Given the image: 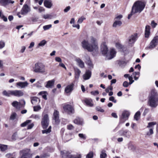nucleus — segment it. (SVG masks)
<instances>
[{"mask_svg": "<svg viewBox=\"0 0 158 158\" xmlns=\"http://www.w3.org/2000/svg\"><path fill=\"white\" fill-rule=\"evenodd\" d=\"M82 48L89 52L96 51L98 49V47L96 38L93 36H90L84 40L81 43Z\"/></svg>", "mask_w": 158, "mask_h": 158, "instance_id": "f257e3e1", "label": "nucleus"}, {"mask_svg": "<svg viewBox=\"0 0 158 158\" xmlns=\"http://www.w3.org/2000/svg\"><path fill=\"white\" fill-rule=\"evenodd\" d=\"M157 93L155 91H152L148 97V105L152 108H156L158 104L157 101Z\"/></svg>", "mask_w": 158, "mask_h": 158, "instance_id": "f03ea898", "label": "nucleus"}, {"mask_svg": "<svg viewBox=\"0 0 158 158\" xmlns=\"http://www.w3.org/2000/svg\"><path fill=\"white\" fill-rule=\"evenodd\" d=\"M145 4V2L143 0H138L135 2L132 8V13H140L144 8Z\"/></svg>", "mask_w": 158, "mask_h": 158, "instance_id": "7ed1b4c3", "label": "nucleus"}, {"mask_svg": "<svg viewBox=\"0 0 158 158\" xmlns=\"http://www.w3.org/2000/svg\"><path fill=\"white\" fill-rule=\"evenodd\" d=\"M31 70L35 73H44L46 72L45 65L42 62H37L31 66Z\"/></svg>", "mask_w": 158, "mask_h": 158, "instance_id": "20e7f679", "label": "nucleus"}, {"mask_svg": "<svg viewBox=\"0 0 158 158\" xmlns=\"http://www.w3.org/2000/svg\"><path fill=\"white\" fill-rule=\"evenodd\" d=\"M20 158H32V154L29 149H24L19 152Z\"/></svg>", "mask_w": 158, "mask_h": 158, "instance_id": "39448f33", "label": "nucleus"}, {"mask_svg": "<svg viewBox=\"0 0 158 158\" xmlns=\"http://www.w3.org/2000/svg\"><path fill=\"white\" fill-rule=\"evenodd\" d=\"M25 104V102L23 100H21L19 102L14 101L12 102L11 105L17 109H20L24 107Z\"/></svg>", "mask_w": 158, "mask_h": 158, "instance_id": "423d86ee", "label": "nucleus"}, {"mask_svg": "<svg viewBox=\"0 0 158 158\" xmlns=\"http://www.w3.org/2000/svg\"><path fill=\"white\" fill-rule=\"evenodd\" d=\"M30 10V8L27 4H25L23 5L21 10V12H19L17 14V15L19 18L22 17L20 14L24 15L27 14Z\"/></svg>", "mask_w": 158, "mask_h": 158, "instance_id": "0eeeda50", "label": "nucleus"}, {"mask_svg": "<svg viewBox=\"0 0 158 158\" xmlns=\"http://www.w3.org/2000/svg\"><path fill=\"white\" fill-rule=\"evenodd\" d=\"M117 52L115 49L111 48H110L108 54L106 55V58L107 60H110L114 58L116 56Z\"/></svg>", "mask_w": 158, "mask_h": 158, "instance_id": "6e6552de", "label": "nucleus"}, {"mask_svg": "<svg viewBox=\"0 0 158 158\" xmlns=\"http://www.w3.org/2000/svg\"><path fill=\"white\" fill-rule=\"evenodd\" d=\"M49 118L47 114H45L43 116L41 122V125L44 129L46 128L49 125Z\"/></svg>", "mask_w": 158, "mask_h": 158, "instance_id": "1a4fd4ad", "label": "nucleus"}, {"mask_svg": "<svg viewBox=\"0 0 158 158\" xmlns=\"http://www.w3.org/2000/svg\"><path fill=\"white\" fill-rule=\"evenodd\" d=\"M130 112L127 110H124L122 112V115L120 117V122L121 123H124L127 120L130 115Z\"/></svg>", "mask_w": 158, "mask_h": 158, "instance_id": "9d476101", "label": "nucleus"}, {"mask_svg": "<svg viewBox=\"0 0 158 158\" xmlns=\"http://www.w3.org/2000/svg\"><path fill=\"white\" fill-rule=\"evenodd\" d=\"M138 34L135 33L131 35L128 38L127 42L129 45L133 44L138 38Z\"/></svg>", "mask_w": 158, "mask_h": 158, "instance_id": "9b49d317", "label": "nucleus"}, {"mask_svg": "<svg viewBox=\"0 0 158 158\" xmlns=\"http://www.w3.org/2000/svg\"><path fill=\"white\" fill-rule=\"evenodd\" d=\"M64 111L68 114H71L74 113V110L73 107L70 105L69 104L64 105L63 106Z\"/></svg>", "mask_w": 158, "mask_h": 158, "instance_id": "f8f14e48", "label": "nucleus"}, {"mask_svg": "<svg viewBox=\"0 0 158 158\" xmlns=\"http://www.w3.org/2000/svg\"><path fill=\"white\" fill-rule=\"evenodd\" d=\"M158 43V36H157L154 37L152 40L147 49H152L157 45Z\"/></svg>", "mask_w": 158, "mask_h": 158, "instance_id": "ddd939ff", "label": "nucleus"}, {"mask_svg": "<svg viewBox=\"0 0 158 158\" xmlns=\"http://www.w3.org/2000/svg\"><path fill=\"white\" fill-rule=\"evenodd\" d=\"M101 50L102 53L103 55H106L108 51V48L107 46V43L106 42H103L101 44Z\"/></svg>", "mask_w": 158, "mask_h": 158, "instance_id": "4468645a", "label": "nucleus"}, {"mask_svg": "<svg viewBox=\"0 0 158 158\" xmlns=\"http://www.w3.org/2000/svg\"><path fill=\"white\" fill-rule=\"evenodd\" d=\"M28 85L29 83L27 81L24 82L19 81L16 83V86L19 88L21 89L25 88L28 87Z\"/></svg>", "mask_w": 158, "mask_h": 158, "instance_id": "2eb2a0df", "label": "nucleus"}, {"mask_svg": "<svg viewBox=\"0 0 158 158\" xmlns=\"http://www.w3.org/2000/svg\"><path fill=\"white\" fill-rule=\"evenodd\" d=\"M74 84L72 83L66 86L64 89V92L67 94H70L73 89Z\"/></svg>", "mask_w": 158, "mask_h": 158, "instance_id": "dca6fc26", "label": "nucleus"}, {"mask_svg": "<svg viewBox=\"0 0 158 158\" xmlns=\"http://www.w3.org/2000/svg\"><path fill=\"white\" fill-rule=\"evenodd\" d=\"M12 96L17 97H21L23 96L24 94L23 92L21 90H12Z\"/></svg>", "mask_w": 158, "mask_h": 158, "instance_id": "f3484780", "label": "nucleus"}, {"mask_svg": "<svg viewBox=\"0 0 158 158\" xmlns=\"http://www.w3.org/2000/svg\"><path fill=\"white\" fill-rule=\"evenodd\" d=\"M119 133L120 135L128 138L130 137L131 135V132L127 130L120 131Z\"/></svg>", "mask_w": 158, "mask_h": 158, "instance_id": "a211bd4d", "label": "nucleus"}, {"mask_svg": "<svg viewBox=\"0 0 158 158\" xmlns=\"http://www.w3.org/2000/svg\"><path fill=\"white\" fill-rule=\"evenodd\" d=\"M59 115V112L56 110H55L53 113V119L56 124L60 122Z\"/></svg>", "mask_w": 158, "mask_h": 158, "instance_id": "6ab92c4d", "label": "nucleus"}, {"mask_svg": "<svg viewBox=\"0 0 158 158\" xmlns=\"http://www.w3.org/2000/svg\"><path fill=\"white\" fill-rule=\"evenodd\" d=\"M77 65L81 68H83L85 67L84 63L80 58H77L75 59Z\"/></svg>", "mask_w": 158, "mask_h": 158, "instance_id": "aec40b11", "label": "nucleus"}, {"mask_svg": "<svg viewBox=\"0 0 158 158\" xmlns=\"http://www.w3.org/2000/svg\"><path fill=\"white\" fill-rule=\"evenodd\" d=\"M55 81L54 79L48 81L46 82L45 87L48 88H52L54 85Z\"/></svg>", "mask_w": 158, "mask_h": 158, "instance_id": "412c9836", "label": "nucleus"}, {"mask_svg": "<svg viewBox=\"0 0 158 158\" xmlns=\"http://www.w3.org/2000/svg\"><path fill=\"white\" fill-rule=\"evenodd\" d=\"M91 72L89 70H87L83 76V77L84 80L89 79L91 77Z\"/></svg>", "mask_w": 158, "mask_h": 158, "instance_id": "4be33fe9", "label": "nucleus"}, {"mask_svg": "<svg viewBox=\"0 0 158 158\" xmlns=\"http://www.w3.org/2000/svg\"><path fill=\"white\" fill-rule=\"evenodd\" d=\"M150 34V27L149 25H147L145 27V37L148 38Z\"/></svg>", "mask_w": 158, "mask_h": 158, "instance_id": "5701e85b", "label": "nucleus"}, {"mask_svg": "<svg viewBox=\"0 0 158 158\" xmlns=\"http://www.w3.org/2000/svg\"><path fill=\"white\" fill-rule=\"evenodd\" d=\"M143 107H142L139 110V111L137 112L135 114L134 116V118L135 120L136 121H138L139 120L140 115V112H142L143 111Z\"/></svg>", "mask_w": 158, "mask_h": 158, "instance_id": "b1692460", "label": "nucleus"}, {"mask_svg": "<svg viewBox=\"0 0 158 158\" xmlns=\"http://www.w3.org/2000/svg\"><path fill=\"white\" fill-rule=\"evenodd\" d=\"M83 101L87 106H89L92 107L94 105L93 101L91 99L85 98L84 100Z\"/></svg>", "mask_w": 158, "mask_h": 158, "instance_id": "393cba45", "label": "nucleus"}, {"mask_svg": "<svg viewBox=\"0 0 158 158\" xmlns=\"http://www.w3.org/2000/svg\"><path fill=\"white\" fill-rule=\"evenodd\" d=\"M74 70L75 72V78L76 79H78L79 77L81 71L77 68H74Z\"/></svg>", "mask_w": 158, "mask_h": 158, "instance_id": "a878e982", "label": "nucleus"}, {"mask_svg": "<svg viewBox=\"0 0 158 158\" xmlns=\"http://www.w3.org/2000/svg\"><path fill=\"white\" fill-rule=\"evenodd\" d=\"M73 155H71L70 152L66 151L62 154V158H73Z\"/></svg>", "mask_w": 158, "mask_h": 158, "instance_id": "bb28decb", "label": "nucleus"}, {"mask_svg": "<svg viewBox=\"0 0 158 158\" xmlns=\"http://www.w3.org/2000/svg\"><path fill=\"white\" fill-rule=\"evenodd\" d=\"M73 122L74 123L79 125H82L83 123V121L82 118H77L75 119Z\"/></svg>", "mask_w": 158, "mask_h": 158, "instance_id": "cd10ccee", "label": "nucleus"}, {"mask_svg": "<svg viewBox=\"0 0 158 158\" xmlns=\"http://www.w3.org/2000/svg\"><path fill=\"white\" fill-rule=\"evenodd\" d=\"M44 4L46 7L48 8H51L52 6V2L50 0H45L44 2Z\"/></svg>", "mask_w": 158, "mask_h": 158, "instance_id": "c85d7f7f", "label": "nucleus"}, {"mask_svg": "<svg viewBox=\"0 0 158 158\" xmlns=\"http://www.w3.org/2000/svg\"><path fill=\"white\" fill-rule=\"evenodd\" d=\"M12 90L6 91L4 90L2 93L3 94L4 96L7 97H10V96L12 95Z\"/></svg>", "mask_w": 158, "mask_h": 158, "instance_id": "c756f323", "label": "nucleus"}, {"mask_svg": "<svg viewBox=\"0 0 158 158\" xmlns=\"http://www.w3.org/2000/svg\"><path fill=\"white\" fill-rule=\"evenodd\" d=\"M87 60L86 62V64H87L89 66V68H93V65L91 61L90 60L88 56H87Z\"/></svg>", "mask_w": 158, "mask_h": 158, "instance_id": "7c9ffc66", "label": "nucleus"}, {"mask_svg": "<svg viewBox=\"0 0 158 158\" xmlns=\"http://www.w3.org/2000/svg\"><path fill=\"white\" fill-rule=\"evenodd\" d=\"M38 102H40V100L38 98L33 97L32 98L31 102L32 104H36Z\"/></svg>", "mask_w": 158, "mask_h": 158, "instance_id": "2f4dec72", "label": "nucleus"}, {"mask_svg": "<svg viewBox=\"0 0 158 158\" xmlns=\"http://www.w3.org/2000/svg\"><path fill=\"white\" fill-rule=\"evenodd\" d=\"M54 16L52 14H46L43 16V18L45 19H51L53 18Z\"/></svg>", "mask_w": 158, "mask_h": 158, "instance_id": "473e14b6", "label": "nucleus"}, {"mask_svg": "<svg viewBox=\"0 0 158 158\" xmlns=\"http://www.w3.org/2000/svg\"><path fill=\"white\" fill-rule=\"evenodd\" d=\"M140 73L139 72H134L133 73V75L135 80H137L139 77Z\"/></svg>", "mask_w": 158, "mask_h": 158, "instance_id": "72a5a7b5", "label": "nucleus"}, {"mask_svg": "<svg viewBox=\"0 0 158 158\" xmlns=\"http://www.w3.org/2000/svg\"><path fill=\"white\" fill-rule=\"evenodd\" d=\"M30 118L34 119L36 120H38L40 119V116L38 114H32Z\"/></svg>", "mask_w": 158, "mask_h": 158, "instance_id": "f704fd0d", "label": "nucleus"}, {"mask_svg": "<svg viewBox=\"0 0 158 158\" xmlns=\"http://www.w3.org/2000/svg\"><path fill=\"white\" fill-rule=\"evenodd\" d=\"M122 24V23L120 21L115 20L113 24V26L116 27L117 26H120Z\"/></svg>", "mask_w": 158, "mask_h": 158, "instance_id": "c9c22d12", "label": "nucleus"}, {"mask_svg": "<svg viewBox=\"0 0 158 158\" xmlns=\"http://www.w3.org/2000/svg\"><path fill=\"white\" fill-rule=\"evenodd\" d=\"M47 42L45 40H43L41 41L38 44V47H43L46 44Z\"/></svg>", "mask_w": 158, "mask_h": 158, "instance_id": "e433bc0d", "label": "nucleus"}, {"mask_svg": "<svg viewBox=\"0 0 158 158\" xmlns=\"http://www.w3.org/2000/svg\"><path fill=\"white\" fill-rule=\"evenodd\" d=\"M7 148V145L0 144V149L1 151L3 152L6 151Z\"/></svg>", "mask_w": 158, "mask_h": 158, "instance_id": "4c0bfd02", "label": "nucleus"}, {"mask_svg": "<svg viewBox=\"0 0 158 158\" xmlns=\"http://www.w3.org/2000/svg\"><path fill=\"white\" fill-rule=\"evenodd\" d=\"M156 124V123L155 122H151L149 123L148 125L147 126V128H153V126L154 125Z\"/></svg>", "mask_w": 158, "mask_h": 158, "instance_id": "58836bf2", "label": "nucleus"}, {"mask_svg": "<svg viewBox=\"0 0 158 158\" xmlns=\"http://www.w3.org/2000/svg\"><path fill=\"white\" fill-rule=\"evenodd\" d=\"M51 126L49 127L48 129H45L44 130H42V133L43 134H48L51 131Z\"/></svg>", "mask_w": 158, "mask_h": 158, "instance_id": "ea45409f", "label": "nucleus"}, {"mask_svg": "<svg viewBox=\"0 0 158 158\" xmlns=\"http://www.w3.org/2000/svg\"><path fill=\"white\" fill-rule=\"evenodd\" d=\"M31 122V120H27L21 124V127H24Z\"/></svg>", "mask_w": 158, "mask_h": 158, "instance_id": "a19ab883", "label": "nucleus"}, {"mask_svg": "<svg viewBox=\"0 0 158 158\" xmlns=\"http://www.w3.org/2000/svg\"><path fill=\"white\" fill-rule=\"evenodd\" d=\"M86 19V18L84 16H82L79 18L77 21V23L78 24H81L82 23L83 21Z\"/></svg>", "mask_w": 158, "mask_h": 158, "instance_id": "79ce46f5", "label": "nucleus"}, {"mask_svg": "<svg viewBox=\"0 0 158 158\" xmlns=\"http://www.w3.org/2000/svg\"><path fill=\"white\" fill-rule=\"evenodd\" d=\"M106 156L107 155L106 153V151L104 150H102L100 154V158H106Z\"/></svg>", "mask_w": 158, "mask_h": 158, "instance_id": "37998d69", "label": "nucleus"}, {"mask_svg": "<svg viewBox=\"0 0 158 158\" xmlns=\"http://www.w3.org/2000/svg\"><path fill=\"white\" fill-rule=\"evenodd\" d=\"M41 108L40 106H36L33 107V110L34 111L36 112L41 110Z\"/></svg>", "mask_w": 158, "mask_h": 158, "instance_id": "c03bdc74", "label": "nucleus"}, {"mask_svg": "<svg viewBox=\"0 0 158 158\" xmlns=\"http://www.w3.org/2000/svg\"><path fill=\"white\" fill-rule=\"evenodd\" d=\"M115 46L118 49H121L123 48V46L119 43L117 42L115 44Z\"/></svg>", "mask_w": 158, "mask_h": 158, "instance_id": "a18cd8bd", "label": "nucleus"}, {"mask_svg": "<svg viewBox=\"0 0 158 158\" xmlns=\"http://www.w3.org/2000/svg\"><path fill=\"white\" fill-rule=\"evenodd\" d=\"M52 27V25L51 24H49L44 26L43 28L44 30L46 31Z\"/></svg>", "mask_w": 158, "mask_h": 158, "instance_id": "49530a36", "label": "nucleus"}, {"mask_svg": "<svg viewBox=\"0 0 158 158\" xmlns=\"http://www.w3.org/2000/svg\"><path fill=\"white\" fill-rule=\"evenodd\" d=\"M9 0H1V3L3 6L6 5L8 3Z\"/></svg>", "mask_w": 158, "mask_h": 158, "instance_id": "de8ad7c7", "label": "nucleus"}, {"mask_svg": "<svg viewBox=\"0 0 158 158\" xmlns=\"http://www.w3.org/2000/svg\"><path fill=\"white\" fill-rule=\"evenodd\" d=\"M78 136L81 139L85 140L86 139L85 135L83 134L80 133L78 134Z\"/></svg>", "mask_w": 158, "mask_h": 158, "instance_id": "09e8293b", "label": "nucleus"}, {"mask_svg": "<svg viewBox=\"0 0 158 158\" xmlns=\"http://www.w3.org/2000/svg\"><path fill=\"white\" fill-rule=\"evenodd\" d=\"M5 42L2 40L0 41V49H2L5 46Z\"/></svg>", "mask_w": 158, "mask_h": 158, "instance_id": "8fccbe9b", "label": "nucleus"}, {"mask_svg": "<svg viewBox=\"0 0 158 158\" xmlns=\"http://www.w3.org/2000/svg\"><path fill=\"white\" fill-rule=\"evenodd\" d=\"M16 116V113H14V112L10 116V119L11 120L15 119Z\"/></svg>", "mask_w": 158, "mask_h": 158, "instance_id": "3c124183", "label": "nucleus"}, {"mask_svg": "<svg viewBox=\"0 0 158 158\" xmlns=\"http://www.w3.org/2000/svg\"><path fill=\"white\" fill-rule=\"evenodd\" d=\"M93 154L92 152H89L86 156V158H93Z\"/></svg>", "mask_w": 158, "mask_h": 158, "instance_id": "603ef678", "label": "nucleus"}, {"mask_svg": "<svg viewBox=\"0 0 158 158\" xmlns=\"http://www.w3.org/2000/svg\"><path fill=\"white\" fill-rule=\"evenodd\" d=\"M151 25L152 27L154 28L157 26V24L155 23L154 20H152L151 21Z\"/></svg>", "mask_w": 158, "mask_h": 158, "instance_id": "864d4df0", "label": "nucleus"}, {"mask_svg": "<svg viewBox=\"0 0 158 158\" xmlns=\"http://www.w3.org/2000/svg\"><path fill=\"white\" fill-rule=\"evenodd\" d=\"M109 100L115 103L117 102V100L114 99V97L113 96L110 97L109 98Z\"/></svg>", "mask_w": 158, "mask_h": 158, "instance_id": "5fc2aeb1", "label": "nucleus"}, {"mask_svg": "<svg viewBox=\"0 0 158 158\" xmlns=\"http://www.w3.org/2000/svg\"><path fill=\"white\" fill-rule=\"evenodd\" d=\"M96 110L97 111L101 112H103L104 111V110L102 109L101 107L100 106L97 107L96 108Z\"/></svg>", "mask_w": 158, "mask_h": 158, "instance_id": "6e6d98bb", "label": "nucleus"}, {"mask_svg": "<svg viewBox=\"0 0 158 158\" xmlns=\"http://www.w3.org/2000/svg\"><path fill=\"white\" fill-rule=\"evenodd\" d=\"M74 128V126L72 124H70L67 126V128L69 130H73Z\"/></svg>", "mask_w": 158, "mask_h": 158, "instance_id": "4d7b16f0", "label": "nucleus"}, {"mask_svg": "<svg viewBox=\"0 0 158 158\" xmlns=\"http://www.w3.org/2000/svg\"><path fill=\"white\" fill-rule=\"evenodd\" d=\"M128 79L130 81L129 82L130 85L131 84L134 82V80H133V77L131 76L129 77Z\"/></svg>", "mask_w": 158, "mask_h": 158, "instance_id": "13d9d810", "label": "nucleus"}, {"mask_svg": "<svg viewBox=\"0 0 158 158\" xmlns=\"http://www.w3.org/2000/svg\"><path fill=\"white\" fill-rule=\"evenodd\" d=\"M90 93L92 95L95 96L99 94V92L98 90H96L91 92Z\"/></svg>", "mask_w": 158, "mask_h": 158, "instance_id": "bf43d9fd", "label": "nucleus"}, {"mask_svg": "<svg viewBox=\"0 0 158 158\" xmlns=\"http://www.w3.org/2000/svg\"><path fill=\"white\" fill-rule=\"evenodd\" d=\"M129 85H130L129 83H128L127 81H125L123 82V85L125 87H127Z\"/></svg>", "mask_w": 158, "mask_h": 158, "instance_id": "052dcab7", "label": "nucleus"}, {"mask_svg": "<svg viewBox=\"0 0 158 158\" xmlns=\"http://www.w3.org/2000/svg\"><path fill=\"white\" fill-rule=\"evenodd\" d=\"M149 109L148 108H146L145 109L144 112L143 114V115L145 116L149 112Z\"/></svg>", "mask_w": 158, "mask_h": 158, "instance_id": "680f3d73", "label": "nucleus"}, {"mask_svg": "<svg viewBox=\"0 0 158 158\" xmlns=\"http://www.w3.org/2000/svg\"><path fill=\"white\" fill-rule=\"evenodd\" d=\"M113 90V87L112 86H109L107 88L105 89V91L107 93L109 92V90Z\"/></svg>", "mask_w": 158, "mask_h": 158, "instance_id": "e2e57ef3", "label": "nucleus"}, {"mask_svg": "<svg viewBox=\"0 0 158 158\" xmlns=\"http://www.w3.org/2000/svg\"><path fill=\"white\" fill-rule=\"evenodd\" d=\"M73 158H81V155L80 154H77L76 155H73Z\"/></svg>", "mask_w": 158, "mask_h": 158, "instance_id": "0e129e2a", "label": "nucleus"}, {"mask_svg": "<svg viewBox=\"0 0 158 158\" xmlns=\"http://www.w3.org/2000/svg\"><path fill=\"white\" fill-rule=\"evenodd\" d=\"M153 128H150L149 132H148L147 133V135H150L153 133Z\"/></svg>", "mask_w": 158, "mask_h": 158, "instance_id": "69168bd1", "label": "nucleus"}, {"mask_svg": "<svg viewBox=\"0 0 158 158\" xmlns=\"http://www.w3.org/2000/svg\"><path fill=\"white\" fill-rule=\"evenodd\" d=\"M26 47L25 46H22L21 47L20 52L21 53H23L25 51Z\"/></svg>", "mask_w": 158, "mask_h": 158, "instance_id": "338daca9", "label": "nucleus"}, {"mask_svg": "<svg viewBox=\"0 0 158 158\" xmlns=\"http://www.w3.org/2000/svg\"><path fill=\"white\" fill-rule=\"evenodd\" d=\"M49 156V155L46 153H44L40 156V158H46Z\"/></svg>", "mask_w": 158, "mask_h": 158, "instance_id": "774afa93", "label": "nucleus"}]
</instances>
